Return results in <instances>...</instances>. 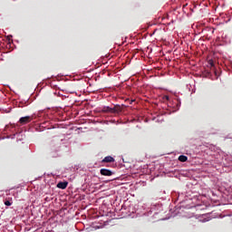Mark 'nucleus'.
Returning <instances> with one entry per match:
<instances>
[{
	"label": "nucleus",
	"mask_w": 232,
	"mask_h": 232,
	"mask_svg": "<svg viewBox=\"0 0 232 232\" xmlns=\"http://www.w3.org/2000/svg\"><path fill=\"white\" fill-rule=\"evenodd\" d=\"M34 121V116H25L22 117L19 119L18 122L22 125L24 126V124H28Z\"/></svg>",
	"instance_id": "f257e3e1"
},
{
	"label": "nucleus",
	"mask_w": 232,
	"mask_h": 232,
	"mask_svg": "<svg viewBox=\"0 0 232 232\" xmlns=\"http://www.w3.org/2000/svg\"><path fill=\"white\" fill-rule=\"evenodd\" d=\"M100 173H101V175H102L103 177H111V175L114 174L113 171H111V170H110V169H102L100 170Z\"/></svg>",
	"instance_id": "f03ea898"
},
{
	"label": "nucleus",
	"mask_w": 232,
	"mask_h": 232,
	"mask_svg": "<svg viewBox=\"0 0 232 232\" xmlns=\"http://www.w3.org/2000/svg\"><path fill=\"white\" fill-rule=\"evenodd\" d=\"M57 188H59V189H66V188H68V182H59Z\"/></svg>",
	"instance_id": "7ed1b4c3"
},
{
	"label": "nucleus",
	"mask_w": 232,
	"mask_h": 232,
	"mask_svg": "<svg viewBox=\"0 0 232 232\" xmlns=\"http://www.w3.org/2000/svg\"><path fill=\"white\" fill-rule=\"evenodd\" d=\"M104 162H115V159H113V157L111 156H106L102 160V163Z\"/></svg>",
	"instance_id": "20e7f679"
},
{
	"label": "nucleus",
	"mask_w": 232,
	"mask_h": 232,
	"mask_svg": "<svg viewBox=\"0 0 232 232\" xmlns=\"http://www.w3.org/2000/svg\"><path fill=\"white\" fill-rule=\"evenodd\" d=\"M122 111V108H121V105H115L112 108V113H121Z\"/></svg>",
	"instance_id": "39448f33"
},
{
	"label": "nucleus",
	"mask_w": 232,
	"mask_h": 232,
	"mask_svg": "<svg viewBox=\"0 0 232 232\" xmlns=\"http://www.w3.org/2000/svg\"><path fill=\"white\" fill-rule=\"evenodd\" d=\"M179 162H187L188 161V157L185 156V155H180L179 157Z\"/></svg>",
	"instance_id": "423d86ee"
},
{
	"label": "nucleus",
	"mask_w": 232,
	"mask_h": 232,
	"mask_svg": "<svg viewBox=\"0 0 232 232\" xmlns=\"http://www.w3.org/2000/svg\"><path fill=\"white\" fill-rule=\"evenodd\" d=\"M103 111H105L106 113H113V108L105 107Z\"/></svg>",
	"instance_id": "0eeeda50"
},
{
	"label": "nucleus",
	"mask_w": 232,
	"mask_h": 232,
	"mask_svg": "<svg viewBox=\"0 0 232 232\" xmlns=\"http://www.w3.org/2000/svg\"><path fill=\"white\" fill-rule=\"evenodd\" d=\"M208 64L210 68H213L215 66V62H213V60H208Z\"/></svg>",
	"instance_id": "6e6552de"
},
{
	"label": "nucleus",
	"mask_w": 232,
	"mask_h": 232,
	"mask_svg": "<svg viewBox=\"0 0 232 232\" xmlns=\"http://www.w3.org/2000/svg\"><path fill=\"white\" fill-rule=\"evenodd\" d=\"M5 206H12V202H10L9 200L5 201Z\"/></svg>",
	"instance_id": "1a4fd4ad"
},
{
	"label": "nucleus",
	"mask_w": 232,
	"mask_h": 232,
	"mask_svg": "<svg viewBox=\"0 0 232 232\" xmlns=\"http://www.w3.org/2000/svg\"><path fill=\"white\" fill-rule=\"evenodd\" d=\"M166 99L168 100V99H169V96H166Z\"/></svg>",
	"instance_id": "9d476101"
},
{
	"label": "nucleus",
	"mask_w": 232,
	"mask_h": 232,
	"mask_svg": "<svg viewBox=\"0 0 232 232\" xmlns=\"http://www.w3.org/2000/svg\"><path fill=\"white\" fill-rule=\"evenodd\" d=\"M131 102H133V101L130 102V104H131Z\"/></svg>",
	"instance_id": "9b49d317"
}]
</instances>
